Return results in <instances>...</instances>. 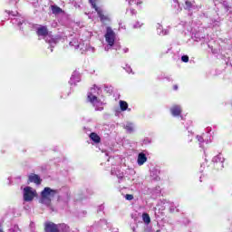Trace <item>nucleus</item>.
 Instances as JSON below:
<instances>
[{"mask_svg": "<svg viewBox=\"0 0 232 232\" xmlns=\"http://www.w3.org/2000/svg\"><path fill=\"white\" fill-rule=\"evenodd\" d=\"M57 193V190L52 189L50 187H45L44 190L41 192L42 204H52V199L50 198L55 197Z\"/></svg>", "mask_w": 232, "mask_h": 232, "instance_id": "f257e3e1", "label": "nucleus"}, {"mask_svg": "<svg viewBox=\"0 0 232 232\" xmlns=\"http://www.w3.org/2000/svg\"><path fill=\"white\" fill-rule=\"evenodd\" d=\"M37 197V191L34 190L32 187H25L24 188V202H32Z\"/></svg>", "mask_w": 232, "mask_h": 232, "instance_id": "f03ea898", "label": "nucleus"}, {"mask_svg": "<svg viewBox=\"0 0 232 232\" xmlns=\"http://www.w3.org/2000/svg\"><path fill=\"white\" fill-rule=\"evenodd\" d=\"M104 37L109 46H113V44H115V32H113V29H111V27H106V34Z\"/></svg>", "mask_w": 232, "mask_h": 232, "instance_id": "7ed1b4c3", "label": "nucleus"}, {"mask_svg": "<svg viewBox=\"0 0 232 232\" xmlns=\"http://www.w3.org/2000/svg\"><path fill=\"white\" fill-rule=\"evenodd\" d=\"M44 232H61V230L59 229V225L52 221H46L44 223Z\"/></svg>", "mask_w": 232, "mask_h": 232, "instance_id": "20e7f679", "label": "nucleus"}, {"mask_svg": "<svg viewBox=\"0 0 232 232\" xmlns=\"http://www.w3.org/2000/svg\"><path fill=\"white\" fill-rule=\"evenodd\" d=\"M30 182H34V184H36V186H41L43 179L37 174H31L28 177V184H30Z\"/></svg>", "mask_w": 232, "mask_h": 232, "instance_id": "39448f33", "label": "nucleus"}, {"mask_svg": "<svg viewBox=\"0 0 232 232\" xmlns=\"http://www.w3.org/2000/svg\"><path fill=\"white\" fill-rule=\"evenodd\" d=\"M170 113L173 117H180L182 115V108L179 105H173L170 108Z\"/></svg>", "mask_w": 232, "mask_h": 232, "instance_id": "423d86ee", "label": "nucleus"}, {"mask_svg": "<svg viewBox=\"0 0 232 232\" xmlns=\"http://www.w3.org/2000/svg\"><path fill=\"white\" fill-rule=\"evenodd\" d=\"M87 100L89 102H91V104H95V103L99 104V102H101V99H99V97L94 95L92 92H88Z\"/></svg>", "mask_w": 232, "mask_h": 232, "instance_id": "0eeeda50", "label": "nucleus"}, {"mask_svg": "<svg viewBox=\"0 0 232 232\" xmlns=\"http://www.w3.org/2000/svg\"><path fill=\"white\" fill-rule=\"evenodd\" d=\"M36 34L38 37H46L48 35V27L42 25L37 28Z\"/></svg>", "mask_w": 232, "mask_h": 232, "instance_id": "6e6552de", "label": "nucleus"}, {"mask_svg": "<svg viewBox=\"0 0 232 232\" xmlns=\"http://www.w3.org/2000/svg\"><path fill=\"white\" fill-rule=\"evenodd\" d=\"M148 161V157H146V154L144 152H141L138 155V165L143 166Z\"/></svg>", "mask_w": 232, "mask_h": 232, "instance_id": "1a4fd4ad", "label": "nucleus"}, {"mask_svg": "<svg viewBox=\"0 0 232 232\" xmlns=\"http://www.w3.org/2000/svg\"><path fill=\"white\" fill-rule=\"evenodd\" d=\"M97 12V14H98V15H99V17H100V19H101V21L102 22V23H108V22H110V17H108V16H106V15H104V14H102V11L101 10V9H98V11H96Z\"/></svg>", "mask_w": 232, "mask_h": 232, "instance_id": "9d476101", "label": "nucleus"}, {"mask_svg": "<svg viewBox=\"0 0 232 232\" xmlns=\"http://www.w3.org/2000/svg\"><path fill=\"white\" fill-rule=\"evenodd\" d=\"M90 139L92 140L95 144H99V142H101V136L95 132H92L90 134Z\"/></svg>", "mask_w": 232, "mask_h": 232, "instance_id": "9b49d317", "label": "nucleus"}, {"mask_svg": "<svg viewBox=\"0 0 232 232\" xmlns=\"http://www.w3.org/2000/svg\"><path fill=\"white\" fill-rule=\"evenodd\" d=\"M51 10L54 15H57V14H63V9L57 5H51Z\"/></svg>", "mask_w": 232, "mask_h": 232, "instance_id": "f8f14e48", "label": "nucleus"}, {"mask_svg": "<svg viewBox=\"0 0 232 232\" xmlns=\"http://www.w3.org/2000/svg\"><path fill=\"white\" fill-rule=\"evenodd\" d=\"M120 108H121V111H126V110H128V102L121 100L120 101Z\"/></svg>", "mask_w": 232, "mask_h": 232, "instance_id": "ddd939ff", "label": "nucleus"}, {"mask_svg": "<svg viewBox=\"0 0 232 232\" xmlns=\"http://www.w3.org/2000/svg\"><path fill=\"white\" fill-rule=\"evenodd\" d=\"M142 220L145 224H150L151 222V218H150V214L148 213H143L142 214Z\"/></svg>", "mask_w": 232, "mask_h": 232, "instance_id": "4468645a", "label": "nucleus"}, {"mask_svg": "<svg viewBox=\"0 0 232 232\" xmlns=\"http://www.w3.org/2000/svg\"><path fill=\"white\" fill-rule=\"evenodd\" d=\"M62 229V232H69L70 231V227L64 223L63 224H58V228Z\"/></svg>", "mask_w": 232, "mask_h": 232, "instance_id": "2eb2a0df", "label": "nucleus"}, {"mask_svg": "<svg viewBox=\"0 0 232 232\" xmlns=\"http://www.w3.org/2000/svg\"><path fill=\"white\" fill-rule=\"evenodd\" d=\"M90 4L92 5V8L95 12H99V7L97 6V0H89Z\"/></svg>", "mask_w": 232, "mask_h": 232, "instance_id": "dca6fc26", "label": "nucleus"}, {"mask_svg": "<svg viewBox=\"0 0 232 232\" xmlns=\"http://www.w3.org/2000/svg\"><path fill=\"white\" fill-rule=\"evenodd\" d=\"M185 6H186L187 10H191V8H193V4L190 1H186Z\"/></svg>", "mask_w": 232, "mask_h": 232, "instance_id": "f3484780", "label": "nucleus"}, {"mask_svg": "<svg viewBox=\"0 0 232 232\" xmlns=\"http://www.w3.org/2000/svg\"><path fill=\"white\" fill-rule=\"evenodd\" d=\"M181 61L183 63H189V56H188V55L181 56Z\"/></svg>", "mask_w": 232, "mask_h": 232, "instance_id": "a211bd4d", "label": "nucleus"}, {"mask_svg": "<svg viewBox=\"0 0 232 232\" xmlns=\"http://www.w3.org/2000/svg\"><path fill=\"white\" fill-rule=\"evenodd\" d=\"M126 200H133V195L132 194H127L125 196Z\"/></svg>", "mask_w": 232, "mask_h": 232, "instance_id": "6ab92c4d", "label": "nucleus"}, {"mask_svg": "<svg viewBox=\"0 0 232 232\" xmlns=\"http://www.w3.org/2000/svg\"><path fill=\"white\" fill-rule=\"evenodd\" d=\"M173 90H175V91L179 90V85H174Z\"/></svg>", "mask_w": 232, "mask_h": 232, "instance_id": "aec40b11", "label": "nucleus"}, {"mask_svg": "<svg viewBox=\"0 0 232 232\" xmlns=\"http://www.w3.org/2000/svg\"><path fill=\"white\" fill-rule=\"evenodd\" d=\"M95 90V86L91 88V92H93Z\"/></svg>", "mask_w": 232, "mask_h": 232, "instance_id": "412c9836", "label": "nucleus"}]
</instances>
